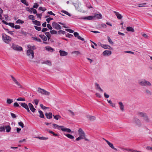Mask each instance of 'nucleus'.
I'll list each match as a JSON object with an SVG mask.
<instances>
[{"mask_svg":"<svg viewBox=\"0 0 152 152\" xmlns=\"http://www.w3.org/2000/svg\"><path fill=\"white\" fill-rule=\"evenodd\" d=\"M2 38L3 41L7 43H9L11 41V37L6 35L5 34H2Z\"/></svg>","mask_w":152,"mask_h":152,"instance_id":"nucleus-1","label":"nucleus"},{"mask_svg":"<svg viewBox=\"0 0 152 152\" xmlns=\"http://www.w3.org/2000/svg\"><path fill=\"white\" fill-rule=\"evenodd\" d=\"M139 84L142 86H151V83L145 80L139 81Z\"/></svg>","mask_w":152,"mask_h":152,"instance_id":"nucleus-2","label":"nucleus"},{"mask_svg":"<svg viewBox=\"0 0 152 152\" xmlns=\"http://www.w3.org/2000/svg\"><path fill=\"white\" fill-rule=\"evenodd\" d=\"M78 132L79 136L81 137L82 138H83L86 141H89L88 139L86 138L85 133L81 128H80L79 129Z\"/></svg>","mask_w":152,"mask_h":152,"instance_id":"nucleus-3","label":"nucleus"},{"mask_svg":"<svg viewBox=\"0 0 152 152\" xmlns=\"http://www.w3.org/2000/svg\"><path fill=\"white\" fill-rule=\"evenodd\" d=\"M37 91L39 93L45 95H49L50 94L49 92L46 91L45 90L42 89L39 87L38 88Z\"/></svg>","mask_w":152,"mask_h":152,"instance_id":"nucleus-4","label":"nucleus"},{"mask_svg":"<svg viewBox=\"0 0 152 152\" xmlns=\"http://www.w3.org/2000/svg\"><path fill=\"white\" fill-rule=\"evenodd\" d=\"M11 77L14 82L17 85L19 88H22V86L19 83L17 80L12 75H11Z\"/></svg>","mask_w":152,"mask_h":152,"instance_id":"nucleus-5","label":"nucleus"},{"mask_svg":"<svg viewBox=\"0 0 152 152\" xmlns=\"http://www.w3.org/2000/svg\"><path fill=\"white\" fill-rule=\"evenodd\" d=\"M11 77L14 82L17 85L19 88H22V86L19 83L17 80L12 75H11Z\"/></svg>","mask_w":152,"mask_h":152,"instance_id":"nucleus-6","label":"nucleus"},{"mask_svg":"<svg viewBox=\"0 0 152 152\" xmlns=\"http://www.w3.org/2000/svg\"><path fill=\"white\" fill-rule=\"evenodd\" d=\"M12 47L14 49L16 50L21 51L23 49L22 47H21L14 44H12Z\"/></svg>","mask_w":152,"mask_h":152,"instance_id":"nucleus-7","label":"nucleus"},{"mask_svg":"<svg viewBox=\"0 0 152 152\" xmlns=\"http://www.w3.org/2000/svg\"><path fill=\"white\" fill-rule=\"evenodd\" d=\"M52 25L53 28L56 29H61V26L56 22L53 23Z\"/></svg>","mask_w":152,"mask_h":152,"instance_id":"nucleus-8","label":"nucleus"},{"mask_svg":"<svg viewBox=\"0 0 152 152\" xmlns=\"http://www.w3.org/2000/svg\"><path fill=\"white\" fill-rule=\"evenodd\" d=\"M27 55L29 56H30V55L31 56V58H34V51L32 50L28 49L27 50Z\"/></svg>","mask_w":152,"mask_h":152,"instance_id":"nucleus-9","label":"nucleus"},{"mask_svg":"<svg viewBox=\"0 0 152 152\" xmlns=\"http://www.w3.org/2000/svg\"><path fill=\"white\" fill-rule=\"evenodd\" d=\"M98 45L101 46L102 48L105 49H111V47L108 45H103L100 42H99L98 43Z\"/></svg>","mask_w":152,"mask_h":152,"instance_id":"nucleus-10","label":"nucleus"},{"mask_svg":"<svg viewBox=\"0 0 152 152\" xmlns=\"http://www.w3.org/2000/svg\"><path fill=\"white\" fill-rule=\"evenodd\" d=\"M21 105L26 109L27 111L28 112H30V110H29L28 106L27 104L25 103H22L21 104Z\"/></svg>","mask_w":152,"mask_h":152,"instance_id":"nucleus-11","label":"nucleus"},{"mask_svg":"<svg viewBox=\"0 0 152 152\" xmlns=\"http://www.w3.org/2000/svg\"><path fill=\"white\" fill-rule=\"evenodd\" d=\"M102 54L104 56H109L111 54V51L106 50L103 52Z\"/></svg>","mask_w":152,"mask_h":152,"instance_id":"nucleus-12","label":"nucleus"},{"mask_svg":"<svg viewBox=\"0 0 152 152\" xmlns=\"http://www.w3.org/2000/svg\"><path fill=\"white\" fill-rule=\"evenodd\" d=\"M133 121L136 124L139 126H140L141 123L140 120L137 118H134L133 119Z\"/></svg>","mask_w":152,"mask_h":152,"instance_id":"nucleus-13","label":"nucleus"},{"mask_svg":"<svg viewBox=\"0 0 152 152\" xmlns=\"http://www.w3.org/2000/svg\"><path fill=\"white\" fill-rule=\"evenodd\" d=\"M74 34L75 37L78 38L79 39L83 41L84 40V39L82 37H81L80 36H79V34L77 32H75L74 33Z\"/></svg>","mask_w":152,"mask_h":152,"instance_id":"nucleus-14","label":"nucleus"},{"mask_svg":"<svg viewBox=\"0 0 152 152\" xmlns=\"http://www.w3.org/2000/svg\"><path fill=\"white\" fill-rule=\"evenodd\" d=\"M28 106H29L30 109L31 110L33 113H34L35 112V110H36V109L34 107L33 105V104L29 103L28 104Z\"/></svg>","mask_w":152,"mask_h":152,"instance_id":"nucleus-15","label":"nucleus"},{"mask_svg":"<svg viewBox=\"0 0 152 152\" xmlns=\"http://www.w3.org/2000/svg\"><path fill=\"white\" fill-rule=\"evenodd\" d=\"M59 52L60 55L61 56H67L68 54L67 52L61 50H60Z\"/></svg>","mask_w":152,"mask_h":152,"instance_id":"nucleus-16","label":"nucleus"},{"mask_svg":"<svg viewBox=\"0 0 152 152\" xmlns=\"http://www.w3.org/2000/svg\"><path fill=\"white\" fill-rule=\"evenodd\" d=\"M60 130H62V131L66 132L68 133H70L71 131L70 129L66 128H64V127L60 128Z\"/></svg>","mask_w":152,"mask_h":152,"instance_id":"nucleus-17","label":"nucleus"},{"mask_svg":"<svg viewBox=\"0 0 152 152\" xmlns=\"http://www.w3.org/2000/svg\"><path fill=\"white\" fill-rule=\"evenodd\" d=\"M94 18H96L97 19H99L101 18H102V15L99 14H96L95 13L94 14Z\"/></svg>","mask_w":152,"mask_h":152,"instance_id":"nucleus-18","label":"nucleus"},{"mask_svg":"<svg viewBox=\"0 0 152 152\" xmlns=\"http://www.w3.org/2000/svg\"><path fill=\"white\" fill-rule=\"evenodd\" d=\"M119 104V107L121 110L123 112L124 111V104L121 102H118Z\"/></svg>","mask_w":152,"mask_h":152,"instance_id":"nucleus-19","label":"nucleus"},{"mask_svg":"<svg viewBox=\"0 0 152 152\" xmlns=\"http://www.w3.org/2000/svg\"><path fill=\"white\" fill-rule=\"evenodd\" d=\"M115 14L116 15L117 18L119 20H121L122 18V16L118 12L115 11Z\"/></svg>","mask_w":152,"mask_h":152,"instance_id":"nucleus-20","label":"nucleus"},{"mask_svg":"<svg viewBox=\"0 0 152 152\" xmlns=\"http://www.w3.org/2000/svg\"><path fill=\"white\" fill-rule=\"evenodd\" d=\"M87 118L90 121H94L95 119L96 118L95 117L93 116H91L90 115H87Z\"/></svg>","mask_w":152,"mask_h":152,"instance_id":"nucleus-21","label":"nucleus"},{"mask_svg":"<svg viewBox=\"0 0 152 152\" xmlns=\"http://www.w3.org/2000/svg\"><path fill=\"white\" fill-rule=\"evenodd\" d=\"M45 115L48 119H50L52 118V113H46Z\"/></svg>","mask_w":152,"mask_h":152,"instance_id":"nucleus-22","label":"nucleus"},{"mask_svg":"<svg viewBox=\"0 0 152 152\" xmlns=\"http://www.w3.org/2000/svg\"><path fill=\"white\" fill-rule=\"evenodd\" d=\"M122 149L124 151L125 150H126V151H131L132 152H142L140 151H137V150H133V149H128V148H122Z\"/></svg>","mask_w":152,"mask_h":152,"instance_id":"nucleus-23","label":"nucleus"},{"mask_svg":"<svg viewBox=\"0 0 152 152\" xmlns=\"http://www.w3.org/2000/svg\"><path fill=\"white\" fill-rule=\"evenodd\" d=\"M95 85L96 87V89H97V90L99 89V90L100 91H101L102 92H103V90L99 86V85L97 83H95Z\"/></svg>","mask_w":152,"mask_h":152,"instance_id":"nucleus-24","label":"nucleus"},{"mask_svg":"<svg viewBox=\"0 0 152 152\" xmlns=\"http://www.w3.org/2000/svg\"><path fill=\"white\" fill-rule=\"evenodd\" d=\"M126 30L128 31H131L132 32H134V29L132 27L130 26L127 27Z\"/></svg>","mask_w":152,"mask_h":152,"instance_id":"nucleus-25","label":"nucleus"},{"mask_svg":"<svg viewBox=\"0 0 152 152\" xmlns=\"http://www.w3.org/2000/svg\"><path fill=\"white\" fill-rule=\"evenodd\" d=\"M32 22H33V23L35 25L38 26H40L41 25V23L40 22L37 20H32Z\"/></svg>","mask_w":152,"mask_h":152,"instance_id":"nucleus-26","label":"nucleus"},{"mask_svg":"<svg viewBox=\"0 0 152 152\" xmlns=\"http://www.w3.org/2000/svg\"><path fill=\"white\" fill-rule=\"evenodd\" d=\"M53 125L55 128H57L59 130H60V128H61L64 127V126H60L55 124H53Z\"/></svg>","mask_w":152,"mask_h":152,"instance_id":"nucleus-27","label":"nucleus"},{"mask_svg":"<svg viewBox=\"0 0 152 152\" xmlns=\"http://www.w3.org/2000/svg\"><path fill=\"white\" fill-rule=\"evenodd\" d=\"M38 112L39 114V116L42 118H45V116L44 115L43 113V112L41 110H38Z\"/></svg>","mask_w":152,"mask_h":152,"instance_id":"nucleus-28","label":"nucleus"},{"mask_svg":"<svg viewBox=\"0 0 152 152\" xmlns=\"http://www.w3.org/2000/svg\"><path fill=\"white\" fill-rule=\"evenodd\" d=\"M64 134L69 139H72L74 138V137L70 134L64 133Z\"/></svg>","mask_w":152,"mask_h":152,"instance_id":"nucleus-29","label":"nucleus"},{"mask_svg":"<svg viewBox=\"0 0 152 152\" xmlns=\"http://www.w3.org/2000/svg\"><path fill=\"white\" fill-rule=\"evenodd\" d=\"M39 36L44 41H46L47 40V38L44 35H39Z\"/></svg>","mask_w":152,"mask_h":152,"instance_id":"nucleus-30","label":"nucleus"},{"mask_svg":"<svg viewBox=\"0 0 152 152\" xmlns=\"http://www.w3.org/2000/svg\"><path fill=\"white\" fill-rule=\"evenodd\" d=\"M86 7L89 9L93 8V7L89 2H88L86 3Z\"/></svg>","mask_w":152,"mask_h":152,"instance_id":"nucleus-31","label":"nucleus"},{"mask_svg":"<svg viewBox=\"0 0 152 152\" xmlns=\"http://www.w3.org/2000/svg\"><path fill=\"white\" fill-rule=\"evenodd\" d=\"M45 49L47 51H50L51 52H52L53 51V48L49 46L46 47Z\"/></svg>","mask_w":152,"mask_h":152,"instance_id":"nucleus-32","label":"nucleus"},{"mask_svg":"<svg viewBox=\"0 0 152 152\" xmlns=\"http://www.w3.org/2000/svg\"><path fill=\"white\" fill-rule=\"evenodd\" d=\"M94 18V16H89L86 17L84 18V19L88 20H91Z\"/></svg>","mask_w":152,"mask_h":152,"instance_id":"nucleus-33","label":"nucleus"},{"mask_svg":"<svg viewBox=\"0 0 152 152\" xmlns=\"http://www.w3.org/2000/svg\"><path fill=\"white\" fill-rule=\"evenodd\" d=\"M43 63L46 64L49 66H51L52 65L50 61L47 60L44 61Z\"/></svg>","mask_w":152,"mask_h":152,"instance_id":"nucleus-34","label":"nucleus"},{"mask_svg":"<svg viewBox=\"0 0 152 152\" xmlns=\"http://www.w3.org/2000/svg\"><path fill=\"white\" fill-rule=\"evenodd\" d=\"M146 114V113L142 112H139L138 113V115H139L140 117H143Z\"/></svg>","mask_w":152,"mask_h":152,"instance_id":"nucleus-35","label":"nucleus"},{"mask_svg":"<svg viewBox=\"0 0 152 152\" xmlns=\"http://www.w3.org/2000/svg\"><path fill=\"white\" fill-rule=\"evenodd\" d=\"M53 116L54 117V118L56 120H58V119L61 118V117L59 115H53Z\"/></svg>","mask_w":152,"mask_h":152,"instance_id":"nucleus-36","label":"nucleus"},{"mask_svg":"<svg viewBox=\"0 0 152 152\" xmlns=\"http://www.w3.org/2000/svg\"><path fill=\"white\" fill-rule=\"evenodd\" d=\"M13 102V99H7V102L8 104H10Z\"/></svg>","mask_w":152,"mask_h":152,"instance_id":"nucleus-37","label":"nucleus"},{"mask_svg":"<svg viewBox=\"0 0 152 152\" xmlns=\"http://www.w3.org/2000/svg\"><path fill=\"white\" fill-rule=\"evenodd\" d=\"M3 28L8 33H9V34H10L11 35H13L14 33H13V32L12 31H9V29H7V28Z\"/></svg>","mask_w":152,"mask_h":152,"instance_id":"nucleus-38","label":"nucleus"},{"mask_svg":"<svg viewBox=\"0 0 152 152\" xmlns=\"http://www.w3.org/2000/svg\"><path fill=\"white\" fill-rule=\"evenodd\" d=\"M5 128L6 129V131L7 132H10L11 129V128L9 126H6Z\"/></svg>","mask_w":152,"mask_h":152,"instance_id":"nucleus-39","label":"nucleus"},{"mask_svg":"<svg viewBox=\"0 0 152 152\" xmlns=\"http://www.w3.org/2000/svg\"><path fill=\"white\" fill-rule=\"evenodd\" d=\"M32 38H33V39L34 40H36L39 42H42L41 40L39 38H37V37H32Z\"/></svg>","mask_w":152,"mask_h":152,"instance_id":"nucleus-40","label":"nucleus"},{"mask_svg":"<svg viewBox=\"0 0 152 152\" xmlns=\"http://www.w3.org/2000/svg\"><path fill=\"white\" fill-rule=\"evenodd\" d=\"M61 12H62L64 13V14L67 15H68L70 17L71 16V14L66 11L63 10L61 11Z\"/></svg>","mask_w":152,"mask_h":152,"instance_id":"nucleus-41","label":"nucleus"},{"mask_svg":"<svg viewBox=\"0 0 152 152\" xmlns=\"http://www.w3.org/2000/svg\"><path fill=\"white\" fill-rule=\"evenodd\" d=\"M37 138L41 140H47L48 139V137H38Z\"/></svg>","mask_w":152,"mask_h":152,"instance_id":"nucleus-42","label":"nucleus"},{"mask_svg":"<svg viewBox=\"0 0 152 152\" xmlns=\"http://www.w3.org/2000/svg\"><path fill=\"white\" fill-rule=\"evenodd\" d=\"M24 22L23 20H21L19 19L17 20L16 21V23H17L18 24H23L24 23Z\"/></svg>","mask_w":152,"mask_h":152,"instance_id":"nucleus-43","label":"nucleus"},{"mask_svg":"<svg viewBox=\"0 0 152 152\" xmlns=\"http://www.w3.org/2000/svg\"><path fill=\"white\" fill-rule=\"evenodd\" d=\"M28 18L30 20H34L35 17L32 15H30L28 16Z\"/></svg>","mask_w":152,"mask_h":152,"instance_id":"nucleus-44","label":"nucleus"},{"mask_svg":"<svg viewBox=\"0 0 152 152\" xmlns=\"http://www.w3.org/2000/svg\"><path fill=\"white\" fill-rule=\"evenodd\" d=\"M40 107L43 110H47L48 108V107L44 106L42 104H40Z\"/></svg>","mask_w":152,"mask_h":152,"instance_id":"nucleus-45","label":"nucleus"},{"mask_svg":"<svg viewBox=\"0 0 152 152\" xmlns=\"http://www.w3.org/2000/svg\"><path fill=\"white\" fill-rule=\"evenodd\" d=\"M20 1L23 3L26 6H28V3L26 1V0H21Z\"/></svg>","mask_w":152,"mask_h":152,"instance_id":"nucleus-46","label":"nucleus"},{"mask_svg":"<svg viewBox=\"0 0 152 152\" xmlns=\"http://www.w3.org/2000/svg\"><path fill=\"white\" fill-rule=\"evenodd\" d=\"M143 118L144 120L146 121H149V119L146 114L145 115Z\"/></svg>","mask_w":152,"mask_h":152,"instance_id":"nucleus-47","label":"nucleus"},{"mask_svg":"<svg viewBox=\"0 0 152 152\" xmlns=\"http://www.w3.org/2000/svg\"><path fill=\"white\" fill-rule=\"evenodd\" d=\"M38 10H39L43 11L44 12L46 10V9L44 7H40L39 8Z\"/></svg>","mask_w":152,"mask_h":152,"instance_id":"nucleus-48","label":"nucleus"},{"mask_svg":"<svg viewBox=\"0 0 152 152\" xmlns=\"http://www.w3.org/2000/svg\"><path fill=\"white\" fill-rule=\"evenodd\" d=\"M50 32L51 34H57V32L56 31L54 30H50Z\"/></svg>","mask_w":152,"mask_h":152,"instance_id":"nucleus-49","label":"nucleus"},{"mask_svg":"<svg viewBox=\"0 0 152 152\" xmlns=\"http://www.w3.org/2000/svg\"><path fill=\"white\" fill-rule=\"evenodd\" d=\"M107 39L108 40V42L111 44H113V42L112 41V40H111V39H110V37H109V36H107Z\"/></svg>","mask_w":152,"mask_h":152,"instance_id":"nucleus-50","label":"nucleus"},{"mask_svg":"<svg viewBox=\"0 0 152 152\" xmlns=\"http://www.w3.org/2000/svg\"><path fill=\"white\" fill-rule=\"evenodd\" d=\"M66 37H68L69 38H71L72 37H73L72 34H69V33H67L66 34Z\"/></svg>","mask_w":152,"mask_h":152,"instance_id":"nucleus-51","label":"nucleus"},{"mask_svg":"<svg viewBox=\"0 0 152 152\" xmlns=\"http://www.w3.org/2000/svg\"><path fill=\"white\" fill-rule=\"evenodd\" d=\"M58 33L59 34H64L66 33V32L63 30H59L58 31Z\"/></svg>","mask_w":152,"mask_h":152,"instance_id":"nucleus-52","label":"nucleus"},{"mask_svg":"<svg viewBox=\"0 0 152 152\" xmlns=\"http://www.w3.org/2000/svg\"><path fill=\"white\" fill-rule=\"evenodd\" d=\"M146 94L148 95H151V92L148 89H146L145 90Z\"/></svg>","mask_w":152,"mask_h":152,"instance_id":"nucleus-53","label":"nucleus"},{"mask_svg":"<svg viewBox=\"0 0 152 152\" xmlns=\"http://www.w3.org/2000/svg\"><path fill=\"white\" fill-rule=\"evenodd\" d=\"M65 30L70 33H73L74 32V31L69 28H66L65 29Z\"/></svg>","mask_w":152,"mask_h":152,"instance_id":"nucleus-54","label":"nucleus"},{"mask_svg":"<svg viewBox=\"0 0 152 152\" xmlns=\"http://www.w3.org/2000/svg\"><path fill=\"white\" fill-rule=\"evenodd\" d=\"M35 28L38 31H40L41 30V28L40 27H38L36 26H34Z\"/></svg>","mask_w":152,"mask_h":152,"instance_id":"nucleus-55","label":"nucleus"},{"mask_svg":"<svg viewBox=\"0 0 152 152\" xmlns=\"http://www.w3.org/2000/svg\"><path fill=\"white\" fill-rule=\"evenodd\" d=\"M28 48L29 49H30V50L33 49V50H34L35 49V46H31L30 45H28Z\"/></svg>","mask_w":152,"mask_h":152,"instance_id":"nucleus-56","label":"nucleus"},{"mask_svg":"<svg viewBox=\"0 0 152 152\" xmlns=\"http://www.w3.org/2000/svg\"><path fill=\"white\" fill-rule=\"evenodd\" d=\"M17 100L18 101H25V99L24 98H22L21 97H19L17 99Z\"/></svg>","mask_w":152,"mask_h":152,"instance_id":"nucleus-57","label":"nucleus"},{"mask_svg":"<svg viewBox=\"0 0 152 152\" xmlns=\"http://www.w3.org/2000/svg\"><path fill=\"white\" fill-rule=\"evenodd\" d=\"M39 5L37 3H35L34 5L33 6V8H34L37 9L39 7Z\"/></svg>","mask_w":152,"mask_h":152,"instance_id":"nucleus-58","label":"nucleus"},{"mask_svg":"<svg viewBox=\"0 0 152 152\" xmlns=\"http://www.w3.org/2000/svg\"><path fill=\"white\" fill-rule=\"evenodd\" d=\"M5 128L3 126L0 127V132H5Z\"/></svg>","mask_w":152,"mask_h":152,"instance_id":"nucleus-59","label":"nucleus"},{"mask_svg":"<svg viewBox=\"0 0 152 152\" xmlns=\"http://www.w3.org/2000/svg\"><path fill=\"white\" fill-rule=\"evenodd\" d=\"M18 125L21 127L22 128H23L24 127V124L22 122H20L18 123Z\"/></svg>","mask_w":152,"mask_h":152,"instance_id":"nucleus-60","label":"nucleus"},{"mask_svg":"<svg viewBox=\"0 0 152 152\" xmlns=\"http://www.w3.org/2000/svg\"><path fill=\"white\" fill-rule=\"evenodd\" d=\"M13 106L14 107H20L19 106V104L17 102H15L13 105Z\"/></svg>","mask_w":152,"mask_h":152,"instance_id":"nucleus-61","label":"nucleus"},{"mask_svg":"<svg viewBox=\"0 0 152 152\" xmlns=\"http://www.w3.org/2000/svg\"><path fill=\"white\" fill-rule=\"evenodd\" d=\"M111 148L113 149H114V147L113 146V145L112 143H111L110 142L109 143L108 142L107 144Z\"/></svg>","mask_w":152,"mask_h":152,"instance_id":"nucleus-62","label":"nucleus"},{"mask_svg":"<svg viewBox=\"0 0 152 152\" xmlns=\"http://www.w3.org/2000/svg\"><path fill=\"white\" fill-rule=\"evenodd\" d=\"M72 53H75L77 55H79V54H80V52H79L78 51H74L73 52H72Z\"/></svg>","mask_w":152,"mask_h":152,"instance_id":"nucleus-63","label":"nucleus"},{"mask_svg":"<svg viewBox=\"0 0 152 152\" xmlns=\"http://www.w3.org/2000/svg\"><path fill=\"white\" fill-rule=\"evenodd\" d=\"M47 28L50 30H52L53 29L52 27L49 24H48L47 25Z\"/></svg>","mask_w":152,"mask_h":152,"instance_id":"nucleus-64","label":"nucleus"}]
</instances>
